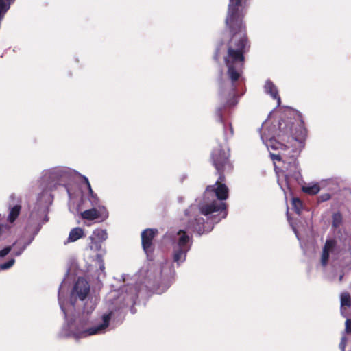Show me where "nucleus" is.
<instances>
[{"mask_svg":"<svg viewBox=\"0 0 351 351\" xmlns=\"http://www.w3.org/2000/svg\"><path fill=\"white\" fill-rule=\"evenodd\" d=\"M90 247L91 250H95L99 251L101 249V245L99 242L92 241Z\"/></svg>","mask_w":351,"mask_h":351,"instance_id":"obj_23","label":"nucleus"},{"mask_svg":"<svg viewBox=\"0 0 351 351\" xmlns=\"http://www.w3.org/2000/svg\"><path fill=\"white\" fill-rule=\"evenodd\" d=\"M81 215L83 219L93 220L100 217L101 216H104L105 217H106L108 216V213H106V215L104 210H98L97 208L93 207L90 209H88L82 212Z\"/></svg>","mask_w":351,"mask_h":351,"instance_id":"obj_9","label":"nucleus"},{"mask_svg":"<svg viewBox=\"0 0 351 351\" xmlns=\"http://www.w3.org/2000/svg\"><path fill=\"white\" fill-rule=\"evenodd\" d=\"M34 236H33L27 243L22 244L19 241L15 242L12 245L13 250V254L14 256H20L23 251L26 249V247L32 242L34 240Z\"/></svg>","mask_w":351,"mask_h":351,"instance_id":"obj_12","label":"nucleus"},{"mask_svg":"<svg viewBox=\"0 0 351 351\" xmlns=\"http://www.w3.org/2000/svg\"><path fill=\"white\" fill-rule=\"evenodd\" d=\"M294 232H295V234H296L297 238H298V239H299L298 235V234H297V231H296L295 230H294Z\"/></svg>","mask_w":351,"mask_h":351,"instance_id":"obj_30","label":"nucleus"},{"mask_svg":"<svg viewBox=\"0 0 351 351\" xmlns=\"http://www.w3.org/2000/svg\"><path fill=\"white\" fill-rule=\"evenodd\" d=\"M78 176V173L75 171L65 167H57L49 169L44 170L40 177V187L42 192L39 194L36 206L30 214V220L36 224L38 225V228L34 233H38L40 228V221L43 218L42 223L48 221L49 219L47 215L49 207L51 205L53 196L51 192L56 189L58 186H64L68 193L69 197L72 198V195L69 189L66 185L73 182L75 178ZM79 176H81L80 174ZM84 183L88 191V201L92 207L98 208L99 210H104L106 215V209L104 206H101L99 199L95 194L90 186L88 179L86 176H82Z\"/></svg>","mask_w":351,"mask_h":351,"instance_id":"obj_4","label":"nucleus"},{"mask_svg":"<svg viewBox=\"0 0 351 351\" xmlns=\"http://www.w3.org/2000/svg\"><path fill=\"white\" fill-rule=\"evenodd\" d=\"M246 12L247 0H229L226 25L232 36L228 43V54L224 58L228 80H242L243 53L248 46L243 21Z\"/></svg>","mask_w":351,"mask_h":351,"instance_id":"obj_5","label":"nucleus"},{"mask_svg":"<svg viewBox=\"0 0 351 351\" xmlns=\"http://www.w3.org/2000/svg\"><path fill=\"white\" fill-rule=\"evenodd\" d=\"M341 313L344 317H348V313L346 312V308L351 306L350 295L348 292H343L341 294Z\"/></svg>","mask_w":351,"mask_h":351,"instance_id":"obj_11","label":"nucleus"},{"mask_svg":"<svg viewBox=\"0 0 351 351\" xmlns=\"http://www.w3.org/2000/svg\"><path fill=\"white\" fill-rule=\"evenodd\" d=\"M339 251L335 240H326L323 247L321 256V265L326 267L329 263L330 258L337 259L339 258Z\"/></svg>","mask_w":351,"mask_h":351,"instance_id":"obj_6","label":"nucleus"},{"mask_svg":"<svg viewBox=\"0 0 351 351\" xmlns=\"http://www.w3.org/2000/svg\"><path fill=\"white\" fill-rule=\"evenodd\" d=\"M163 239L171 245V262L149 263L132 278L129 275H121V279L127 284L119 291H112L108 294L104 311L90 324L88 316L95 310L97 301L90 294L88 282L84 278H78L67 301L64 299L66 283L62 281L58 289V302L66 322L60 335L80 339L104 334L111 323H118L123 319L128 308L132 314L136 313L133 306L138 293L144 287L154 289L158 294L165 292L175 280V265L179 267L186 261L193 239L192 234L180 229L167 231Z\"/></svg>","mask_w":351,"mask_h":351,"instance_id":"obj_1","label":"nucleus"},{"mask_svg":"<svg viewBox=\"0 0 351 351\" xmlns=\"http://www.w3.org/2000/svg\"><path fill=\"white\" fill-rule=\"evenodd\" d=\"M319 191L320 187L317 184H308L302 186V191L309 195H315Z\"/></svg>","mask_w":351,"mask_h":351,"instance_id":"obj_13","label":"nucleus"},{"mask_svg":"<svg viewBox=\"0 0 351 351\" xmlns=\"http://www.w3.org/2000/svg\"><path fill=\"white\" fill-rule=\"evenodd\" d=\"M179 199V202H182L183 201V198H182V197H179V199Z\"/></svg>","mask_w":351,"mask_h":351,"instance_id":"obj_29","label":"nucleus"},{"mask_svg":"<svg viewBox=\"0 0 351 351\" xmlns=\"http://www.w3.org/2000/svg\"><path fill=\"white\" fill-rule=\"evenodd\" d=\"M342 219H343L342 215L340 213H339V212L335 213L332 215V227H334L335 228H339L341 225Z\"/></svg>","mask_w":351,"mask_h":351,"instance_id":"obj_16","label":"nucleus"},{"mask_svg":"<svg viewBox=\"0 0 351 351\" xmlns=\"http://www.w3.org/2000/svg\"><path fill=\"white\" fill-rule=\"evenodd\" d=\"M346 332L350 333L351 332V319H347L346 321Z\"/></svg>","mask_w":351,"mask_h":351,"instance_id":"obj_24","label":"nucleus"},{"mask_svg":"<svg viewBox=\"0 0 351 351\" xmlns=\"http://www.w3.org/2000/svg\"><path fill=\"white\" fill-rule=\"evenodd\" d=\"M319 199L322 202H325L330 199V195L329 193H324L319 196Z\"/></svg>","mask_w":351,"mask_h":351,"instance_id":"obj_26","label":"nucleus"},{"mask_svg":"<svg viewBox=\"0 0 351 351\" xmlns=\"http://www.w3.org/2000/svg\"><path fill=\"white\" fill-rule=\"evenodd\" d=\"M93 234L101 241H105L108 238V233L106 230H96Z\"/></svg>","mask_w":351,"mask_h":351,"instance_id":"obj_17","label":"nucleus"},{"mask_svg":"<svg viewBox=\"0 0 351 351\" xmlns=\"http://www.w3.org/2000/svg\"><path fill=\"white\" fill-rule=\"evenodd\" d=\"M12 250V246H8L3 248V250H0V257H4L7 254H8L11 250Z\"/></svg>","mask_w":351,"mask_h":351,"instance_id":"obj_22","label":"nucleus"},{"mask_svg":"<svg viewBox=\"0 0 351 351\" xmlns=\"http://www.w3.org/2000/svg\"><path fill=\"white\" fill-rule=\"evenodd\" d=\"M346 337H342L339 343V348L341 351H351V344H346Z\"/></svg>","mask_w":351,"mask_h":351,"instance_id":"obj_19","label":"nucleus"},{"mask_svg":"<svg viewBox=\"0 0 351 351\" xmlns=\"http://www.w3.org/2000/svg\"><path fill=\"white\" fill-rule=\"evenodd\" d=\"M14 263H15V260L14 258H11L6 263L0 264V269L6 270L8 269H10L11 267L13 266Z\"/></svg>","mask_w":351,"mask_h":351,"instance_id":"obj_20","label":"nucleus"},{"mask_svg":"<svg viewBox=\"0 0 351 351\" xmlns=\"http://www.w3.org/2000/svg\"><path fill=\"white\" fill-rule=\"evenodd\" d=\"M85 236L84 229L80 227H76L71 230L67 240L64 241V244L69 243L75 242Z\"/></svg>","mask_w":351,"mask_h":351,"instance_id":"obj_10","label":"nucleus"},{"mask_svg":"<svg viewBox=\"0 0 351 351\" xmlns=\"http://www.w3.org/2000/svg\"><path fill=\"white\" fill-rule=\"evenodd\" d=\"M344 245L347 247L346 252L351 256V238L345 241Z\"/></svg>","mask_w":351,"mask_h":351,"instance_id":"obj_25","label":"nucleus"},{"mask_svg":"<svg viewBox=\"0 0 351 351\" xmlns=\"http://www.w3.org/2000/svg\"><path fill=\"white\" fill-rule=\"evenodd\" d=\"M95 262L98 265L101 272L104 271L105 265L103 259V254H97L95 256Z\"/></svg>","mask_w":351,"mask_h":351,"instance_id":"obj_18","label":"nucleus"},{"mask_svg":"<svg viewBox=\"0 0 351 351\" xmlns=\"http://www.w3.org/2000/svg\"><path fill=\"white\" fill-rule=\"evenodd\" d=\"M229 156V150L221 145L213 151L211 158L219 177L215 185L206 187L199 202L196 201L184 210L182 221L186 230L199 235L207 234L215 224L226 217V204L221 201L228 197V188L221 182L225 178L223 172L232 169Z\"/></svg>","mask_w":351,"mask_h":351,"instance_id":"obj_2","label":"nucleus"},{"mask_svg":"<svg viewBox=\"0 0 351 351\" xmlns=\"http://www.w3.org/2000/svg\"><path fill=\"white\" fill-rule=\"evenodd\" d=\"M220 53H221V46H217V49H216V51H215V56H214V58L215 60L218 59V57L220 55Z\"/></svg>","mask_w":351,"mask_h":351,"instance_id":"obj_27","label":"nucleus"},{"mask_svg":"<svg viewBox=\"0 0 351 351\" xmlns=\"http://www.w3.org/2000/svg\"><path fill=\"white\" fill-rule=\"evenodd\" d=\"M264 91L266 94L270 95L273 99H276L278 106H280V97L278 95V88L269 79L265 81Z\"/></svg>","mask_w":351,"mask_h":351,"instance_id":"obj_8","label":"nucleus"},{"mask_svg":"<svg viewBox=\"0 0 351 351\" xmlns=\"http://www.w3.org/2000/svg\"><path fill=\"white\" fill-rule=\"evenodd\" d=\"M21 206L20 205H15L12 208H10V213L8 217V221L10 223H13L16 218L18 217L20 211H21Z\"/></svg>","mask_w":351,"mask_h":351,"instance_id":"obj_14","label":"nucleus"},{"mask_svg":"<svg viewBox=\"0 0 351 351\" xmlns=\"http://www.w3.org/2000/svg\"><path fill=\"white\" fill-rule=\"evenodd\" d=\"M1 234V228L0 227V235Z\"/></svg>","mask_w":351,"mask_h":351,"instance_id":"obj_31","label":"nucleus"},{"mask_svg":"<svg viewBox=\"0 0 351 351\" xmlns=\"http://www.w3.org/2000/svg\"><path fill=\"white\" fill-rule=\"evenodd\" d=\"M157 230L155 229H146L141 233V243L144 252L147 256L154 251V246L152 241Z\"/></svg>","mask_w":351,"mask_h":351,"instance_id":"obj_7","label":"nucleus"},{"mask_svg":"<svg viewBox=\"0 0 351 351\" xmlns=\"http://www.w3.org/2000/svg\"><path fill=\"white\" fill-rule=\"evenodd\" d=\"M296 115L299 119L298 129H293L292 124L290 125L291 123L285 120L279 121L277 136L280 140L275 138V125L261 134L263 143L270 152V157L275 168L282 169L289 188L293 182L299 184L302 181L297 157L304 147L307 133L301 114L297 112Z\"/></svg>","mask_w":351,"mask_h":351,"instance_id":"obj_3","label":"nucleus"},{"mask_svg":"<svg viewBox=\"0 0 351 351\" xmlns=\"http://www.w3.org/2000/svg\"><path fill=\"white\" fill-rule=\"evenodd\" d=\"M343 274H341L339 277V281L341 282L342 280V278H343Z\"/></svg>","mask_w":351,"mask_h":351,"instance_id":"obj_28","label":"nucleus"},{"mask_svg":"<svg viewBox=\"0 0 351 351\" xmlns=\"http://www.w3.org/2000/svg\"><path fill=\"white\" fill-rule=\"evenodd\" d=\"M224 137L225 139L227 140L228 138L231 137L233 135V128L231 124L229 125L228 128L227 129L224 126Z\"/></svg>","mask_w":351,"mask_h":351,"instance_id":"obj_21","label":"nucleus"},{"mask_svg":"<svg viewBox=\"0 0 351 351\" xmlns=\"http://www.w3.org/2000/svg\"><path fill=\"white\" fill-rule=\"evenodd\" d=\"M291 204L295 213L300 215L303 208V204L301 200L298 197H293L291 199Z\"/></svg>","mask_w":351,"mask_h":351,"instance_id":"obj_15","label":"nucleus"}]
</instances>
